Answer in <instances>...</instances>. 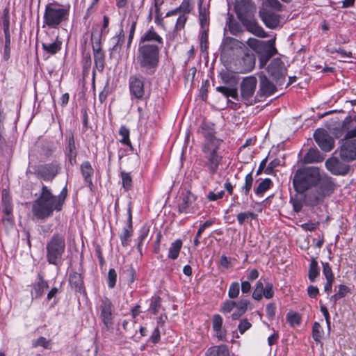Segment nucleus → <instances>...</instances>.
<instances>
[{
    "mask_svg": "<svg viewBox=\"0 0 356 356\" xmlns=\"http://www.w3.org/2000/svg\"><path fill=\"white\" fill-rule=\"evenodd\" d=\"M66 196V188H63L59 196H56L43 185L39 197L32 204L31 211L33 216L38 219H44L51 216L54 211H61Z\"/></svg>",
    "mask_w": 356,
    "mask_h": 356,
    "instance_id": "1",
    "label": "nucleus"
},
{
    "mask_svg": "<svg viewBox=\"0 0 356 356\" xmlns=\"http://www.w3.org/2000/svg\"><path fill=\"white\" fill-rule=\"evenodd\" d=\"M159 51L160 47L156 44L138 45L136 61L143 72L154 73L159 62Z\"/></svg>",
    "mask_w": 356,
    "mask_h": 356,
    "instance_id": "2",
    "label": "nucleus"
},
{
    "mask_svg": "<svg viewBox=\"0 0 356 356\" xmlns=\"http://www.w3.org/2000/svg\"><path fill=\"white\" fill-rule=\"evenodd\" d=\"M321 179V170L315 166L299 168L294 174L293 185L295 191L300 194L316 186Z\"/></svg>",
    "mask_w": 356,
    "mask_h": 356,
    "instance_id": "3",
    "label": "nucleus"
},
{
    "mask_svg": "<svg viewBox=\"0 0 356 356\" xmlns=\"http://www.w3.org/2000/svg\"><path fill=\"white\" fill-rule=\"evenodd\" d=\"M220 145V141L218 139L212 135H208L202 146V152L206 160L205 165L211 174L217 172L222 159L218 152Z\"/></svg>",
    "mask_w": 356,
    "mask_h": 356,
    "instance_id": "4",
    "label": "nucleus"
},
{
    "mask_svg": "<svg viewBox=\"0 0 356 356\" xmlns=\"http://www.w3.org/2000/svg\"><path fill=\"white\" fill-rule=\"evenodd\" d=\"M65 250V237L54 234L47 243V259L51 264H58Z\"/></svg>",
    "mask_w": 356,
    "mask_h": 356,
    "instance_id": "5",
    "label": "nucleus"
},
{
    "mask_svg": "<svg viewBox=\"0 0 356 356\" xmlns=\"http://www.w3.org/2000/svg\"><path fill=\"white\" fill-rule=\"evenodd\" d=\"M68 15V10L58 4L47 5L44 14V23L50 28H56Z\"/></svg>",
    "mask_w": 356,
    "mask_h": 356,
    "instance_id": "6",
    "label": "nucleus"
},
{
    "mask_svg": "<svg viewBox=\"0 0 356 356\" xmlns=\"http://www.w3.org/2000/svg\"><path fill=\"white\" fill-rule=\"evenodd\" d=\"M242 55L238 56L229 63V68L237 73H248L254 68L255 56L247 47L242 51Z\"/></svg>",
    "mask_w": 356,
    "mask_h": 356,
    "instance_id": "7",
    "label": "nucleus"
},
{
    "mask_svg": "<svg viewBox=\"0 0 356 356\" xmlns=\"http://www.w3.org/2000/svg\"><path fill=\"white\" fill-rule=\"evenodd\" d=\"M339 158L344 162L356 160V138H343L339 147Z\"/></svg>",
    "mask_w": 356,
    "mask_h": 356,
    "instance_id": "8",
    "label": "nucleus"
},
{
    "mask_svg": "<svg viewBox=\"0 0 356 356\" xmlns=\"http://www.w3.org/2000/svg\"><path fill=\"white\" fill-rule=\"evenodd\" d=\"M98 309L104 325L107 329L111 328L113 325V305L111 300L106 297L102 298Z\"/></svg>",
    "mask_w": 356,
    "mask_h": 356,
    "instance_id": "9",
    "label": "nucleus"
},
{
    "mask_svg": "<svg viewBox=\"0 0 356 356\" xmlns=\"http://www.w3.org/2000/svg\"><path fill=\"white\" fill-rule=\"evenodd\" d=\"M246 48L244 43L230 37H227L223 40L221 46L220 59L224 62H228V57L232 51L235 50L243 51Z\"/></svg>",
    "mask_w": 356,
    "mask_h": 356,
    "instance_id": "10",
    "label": "nucleus"
},
{
    "mask_svg": "<svg viewBox=\"0 0 356 356\" xmlns=\"http://www.w3.org/2000/svg\"><path fill=\"white\" fill-rule=\"evenodd\" d=\"M268 72L278 86L284 83L286 79V69L280 59L273 60L268 67Z\"/></svg>",
    "mask_w": 356,
    "mask_h": 356,
    "instance_id": "11",
    "label": "nucleus"
},
{
    "mask_svg": "<svg viewBox=\"0 0 356 356\" xmlns=\"http://www.w3.org/2000/svg\"><path fill=\"white\" fill-rule=\"evenodd\" d=\"M337 157H330L325 161V167L328 171L334 175H346L350 171V165L343 163Z\"/></svg>",
    "mask_w": 356,
    "mask_h": 356,
    "instance_id": "12",
    "label": "nucleus"
},
{
    "mask_svg": "<svg viewBox=\"0 0 356 356\" xmlns=\"http://www.w3.org/2000/svg\"><path fill=\"white\" fill-rule=\"evenodd\" d=\"M314 137L318 146L325 152L331 151L334 146V140L328 132L323 129H317Z\"/></svg>",
    "mask_w": 356,
    "mask_h": 356,
    "instance_id": "13",
    "label": "nucleus"
},
{
    "mask_svg": "<svg viewBox=\"0 0 356 356\" xmlns=\"http://www.w3.org/2000/svg\"><path fill=\"white\" fill-rule=\"evenodd\" d=\"M345 138H356V117L352 118L346 117L343 121L341 130L338 132H334L337 138H340L343 136Z\"/></svg>",
    "mask_w": 356,
    "mask_h": 356,
    "instance_id": "14",
    "label": "nucleus"
},
{
    "mask_svg": "<svg viewBox=\"0 0 356 356\" xmlns=\"http://www.w3.org/2000/svg\"><path fill=\"white\" fill-rule=\"evenodd\" d=\"M257 86L255 76H250L244 78L241 84V95L243 99L249 100L254 94Z\"/></svg>",
    "mask_w": 356,
    "mask_h": 356,
    "instance_id": "15",
    "label": "nucleus"
},
{
    "mask_svg": "<svg viewBox=\"0 0 356 356\" xmlns=\"http://www.w3.org/2000/svg\"><path fill=\"white\" fill-rule=\"evenodd\" d=\"M91 40L95 67L99 72H102L104 68V54L101 49L100 41L98 38H95L94 40L92 35Z\"/></svg>",
    "mask_w": 356,
    "mask_h": 356,
    "instance_id": "16",
    "label": "nucleus"
},
{
    "mask_svg": "<svg viewBox=\"0 0 356 356\" xmlns=\"http://www.w3.org/2000/svg\"><path fill=\"white\" fill-rule=\"evenodd\" d=\"M318 186L316 188L324 197L331 195L335 188V184L332 177L327 175L321 173V179L318 183Z\"/></svg>",
    "mask_w": 356,
    "mask_h": 356,
    "instance_id": "17",
    "label": "nucleus"
},
{
    "mask_svg": "<svg viewBox=\"0 0 356 356\" xmlns=\"http://www.w3.org/2000/svg\"><path fill=\"white\" fill-rule=\"evenodd\" d=\"M259 15L264 23L268 28L275 29L280 24L279 15L266 8H262L260 10Z\"/></svg>",
    "mask_w": 356,
    "mask_h": 356,
    "instance_id": "18",
    "label": "nucleus"
},
{
    "mask_svg": "<svg viewBox=\"0 0 356 356\" xmlns=\"http://www.w3.org/2000/svg\"><path fill=\"white\" fill-rule=\"evenodd\" d=\"M129 88L131 94L136 99H142L145 95L144 81L143 79L132 76L129 79Z\"/></svg>",
    "mask_w": 356,
    "mask_h": 356,
    "instance_id": "19",
    "label": "nucleus"
},
{
    "mask_svg": "<svg viewBox=\"0 0 356 356\" xmlns=\"http://www.w3.org/2000/svg\"><path fill=\"white\" fill-rule=\"evenodd\" d=\"M133 233V227H132V213L131 209L129 207L128 209V219H127V225L124 227L122 233L120 234V238L121 241V243L123 246L126 247L129 244L131 241V237Z\"/></svg>",
    "mask_w": 356,
    "mask_h": 356,
    "instance_id": "20",
    "label": "nucleus"
},
{
    "mask_svg": "<svg viewBox=\"0 0 356 356\" xmlns=\"http://www.w3.org/2000/svg\"><path fill=\"white\" fill-rule=\"evenodd\" d=\"M156 44L161 47L163 44V39L152 27L141 37L139 44Z\"/></svg>",
    "mask_w": 356,
    "mask_h": 356,
    "instance_id": "21",
    "label": "nucleus"
},
{
    "mask_svg": "<svg viewBox=\"0 0 356 356\" xmlns=\"http://www.w3.org/2000/svg\"><path fill=\"white\" fill-rule=\"evenodd\" d=\"M67 145L66 146V155L71 165L76 163V157L77 155L76 147L74 142V137L72 132H70L67 137Z\"/></svg>",
    "mask_w": 356,
    "mask_h": 356,
    "instance_id": "22",
    "label": "nucleus"
},
{
    "mask_svg": "<svg viewBox=\"0 0 356 356\" xmlns=\"http://www.w3.org/2000/svg\"><path fill=\"white\" fill-rule=\"evenodd\" d=\"M276 91V86L265 76H260L259 93L261 95L270 96Z\"/></svg>",
    "mask_w": 356,
    "mask_h": 356,
    "instance_id": "23",
    "label": "nucleus"
},
{
    "mask_svg": "<svg viewBox=\"0 0 356 356\" xmlns=\"http://www.w3.org/2000/svg\"><path fill=\"white\" fill-rule=\"evenodd\" d=\"M195 197L191 193L186 191L181 195V202L179 204L178 211L179 213L189 212L190 207L195 202Z\"/></svg>",
    "mask_w": 356,
    "mask_h": 356,
    "instance_id": "24",
    "label": "nucleus"
},
{
    "mask_svg": "<svg viewBox=\"0 0 356 356\" xmlns=\"http://www.w3.org/2000/svg\"><path fill=\"white\" fill-rule=\"evenodd\" d=\"M69 282L72 288L76 291L83 293L85 291L83 286V277L81 274L74 272L70 275Z\"/></svg>",
    "mask_w": 356,
    "mask_h": 356,
    "instance_id": "25",
    "label": "nucleus"
},
{
    "mask_svg": "<svg viewBox=\"0 0 356 356\" xmlns=\"http://www.w3.org/2000/svg\"><path fill=\"white\" fill-rule=\"evenodd\" d=\"M325 197L316 189L307 193L304 196L305 203L309 206L317 205Z\"/></svg>",
    "mask_w": 356,
    "mask_h": 356,
    "instance_id": "26",
    "label": "nucleus"
},
{
    "mask_svg": "<svg viewBox=\"0 0 356 356\" xmlns=\"http://www.w3.org/2000/svg\"><path fill=\"white\" fill-rule=\"evenodd\" d=\"M49 288V285L46 281H44L41 277H40L39 281L33 285V290L31 291V296L33 298H40L47 289Z\"/></svg>",
    "mask_w": 356,
    "mask_h": 356,
    "instance_id": "27",
    "label": "nucleus"
},
{
    "mask_svg": "<svg viewBox=\"0 0 356 356\" xmlns=\"http://www.w3.org/2000/svg\"><path fill=\"white\" fill-rule=\"evenodd\" d=\"M61 45L62 42L58 40V37L52 42L45 41L42 44L43 49L51 54H55L58 51H60L61 49Z\"/></svg>",
    "mask_w": 356,
    "mask_h": 356,
    "instance_id": "28",
    "label": "nucleus"
},
{
    "mask_svg": "<svg viewBox=\"0 0 356 356\" xmlns=\"http://www.w3.org/2000/svg\"><path fill=\"white\" fill-rule=\"evenodd\" d=\"M247 29L248 31L252 33V34L260 37V38H266L267 34L264 31L262 27L259 26L255 22L250 21L247 25Z\"/></svg>",
    "mask_w": 356,
    "mask_h": 356,
    "instance_id": "29",
    "label": "nucleus"
},
{
    "mask_svg": "<svg viewBox=\"0 0 356 356\" xmlns=\"http://www.w3.org/2000/svg\"><path fill=\"white\" fill-rule=\"evenodd\" d=\"M81 170L85 181L88 186L92 185L91 176L93 175V169L89 162H83L81 165Z\"/></svg>",
    "mask_w": 356,
    "mask_h": 356,
    "instance_id": "30",
    "label": "nucleus"
},
{
    "mask_svg": "<svg viewBox=\"0 0 356 356\" xmlns=\"http://www.w3.org/2000/svg\"><path fill=\"white\" fill-rule=\"evenodd\" d=\"M40 173L44 179H51L58 173V166L56 165H45L42 168Z\"/></svg>",
    "mask_w": 356,
    "mask_h": 356,
    "instance_id": "31",
    "label": "nucleus"
},
{
    "mask_svg": "<svg viewBox=\"0 0 356 356\" xmlns=\"http://www.w3.org/2000/svg\"><path fill=\"white\" fill-rule=\"evenodd\" d=\"M303 161L306 163H318L322 161V158L317 149H310L305 155Z\"/></svg>",
    "mask_w": 356,
    "mask_h": 356,
    "instance_id": "32",
    "label": "nucleus"
},
{
    "mask_svg": "<svg viewBox=\"0 0 356 356\" xmlns=\"http://www.w3.org/2000/svg\"><path fill=\"white\" fill-rule=\"evenodd\" d=\"M182 246V242L178 239L172 243L168 252V257L171 259H176L179 254Z\"/></svg>",
    "mask_w": 356,
    "mask_h": 356,
    "instance_id": "33",
    "label": "nucleus"
},
{
    "mask_svg": "<svg viewBox=\"0 0 356 356\" xmlns=\"http://www.w3.org/2000/svg\"><path fill=\"white\" fill-rule=\"evenodd\" d=\"M8 120L10 124H15V120L14 118V113L10 112L9 113H6L3 111H0V138L2 137V133L4 129V121Z\"/></svg>",
    "mask_w": 356,
    "mask_h": 356,
    "instance_id": "34",
    "label": "nucleus"
},
{
    "mask_svg": "<svg viewBox=\"0 0 356 356\" xmlns=\"http://www.w3.org/2000/svg\"><path fill=\"white\" fill-rule=\"evenodd\" d=\"M138 21V17L136 15H130L128 18V23L130 24V29H129V38L127 42V46L128 47L130 46L132 40L134 38L136 26Z\"/></svg>",
    "mask_w": 356,
    "mask_h": 356,
    "instance_id": "35",
    "label": "nucleus"
},
{
    "mask_svg": "<svg viewBox=\"0 0 356 356\" xmlns=\"http://www.w3.org/2000/svg\"><path fill=\"white\" fill-rule=\"evenodd\" d=\"M319 275V268L318 266V262L316 261V259H312L311 261V263L309 264V279L312 282H315L316 278Z\"/></svg>",
    "mask_w": 356,
    "mask_h": 356,
    "instance_id": "36",
    "label": "nucleus"
},
{
    "mask_svg": "<svg viewBox=\"0 0 356 356\" xmlns=\"http://www.w3.org/2000/svg\"><path fill=\"white\" fill-rule=\"evenodd\" d=\"M275 39L270 40L267 42H265V44L261 47V49L264 50V54H266L272 57L277 53V51L275 47Z\"/></svg>",
    "mask_w": 356,
    "mask_h": 356,
    "instance_id": "37",
    "label": "nucleus"
},
{
    "mask_svg": "<svg viewBox=\"0 0 356 356\" xmlns=\"http://www.w3.org/2000/svg\"><path fill=\"white\" fill-rule=\"evenodd\" d=\"M122 187L125 191H129L132 187V178L129 172L122 171L120 172Z\"/></svg>",
    "mask_w": 356,
    "mask_h": 356,
    "instance_id": "38",
    "label": "nucleus"
},
{
    "mask_svg": "<svg viewBox=\"0 0 356 356\" xmlns=\"http://www.w3.org/2000/svg\"><path fill=\"white\" fill-rule=\"evenodd\" d=\"M119 135L121 136L120 142L122 144L131 146L129 140V130L124 126H122L119 130Z\"/></svg>",
    "mask_w": 356,
    "mask_h": 356,
    "instance_id": "39",
    "label": "nucleus"
},
{
    "mask_svg": "<svg viewBox=\"0 0 356 356\" xmlns=\"http://www.w3.org/2000/svg\"><path fill=\"white\" fill-rule=\"evenodd\" d=\"M1 22L3 24L4 33L6 35L9 32L10 29V10L8 8H6L3 10L1 17Z\"/></svg>",
    "mask_w": 356,
    "mask_h": 356,
    "instance_id": "40",
    "label": "nucleus"
},
{
    "mask_svg": "<svg viewBox=\"0 0 356 356\" xmlns=\"http://www.w3.org/2000/svg\"><path fill=\"white\" fill-rule=\"evenodd\" d=\"M323 334V329L321 325L315 322L312 327V337L316 342H321Z\"/></svg>",
    "mask_w": 356,
    "mask_h": 356,
    "instance_id": "41",
    "label": "nucleus"
},
{
    "mask_svg": "<svg viewBox=\"0 0 356 356\" xmlns=\"http://www.w3.org/2000/svg\"><path fill=\"white\" fill-rule=\"evenodd\" d=\"M271 184L272 181L270 179H265L261 181L255 189L256 194L262 195L270 188Z\"/></svg>",
    "mask_w": 356,
    "mask_h": 356,
    "instance_id": "42",
    "label": "nucleus"
},
{
    "mask_svg": "<svg viewBox=\"0 0 356 356\" xmlns=\"http://www.w3.org/2000/svg\"><path fill=\"white\" fill-rule=\"evenodd\" d=\"M32 345L34 348L43 347L46 349H50L51 348V343L49 340H47L45 337H40L36 340L32 341Z\"/></svg>",
    "mask_w": 356,
    "mask_h": 356,
    "instance_id": "43",
    "label": "nucleus"
},
{
    "mask_svg": "<svg viewBox=\"0 0 356 356\" xmlns=\"http://www.w3.org/2000/svg\"><path fill=\"white\" fill-rule=\"evenodd\" d=\"M304 202V198L298 196L291 197L290 200V202L293 205V211L296 213H298L302 210Z\"/></svg>",
    "mask_w": 356,
    "mask_h": 356,
    "instance_id": "44",
    "label": "nucleus"
},
{
    "mask_svg": "<svg viewBox=\"0 0 356 356\" xmlns=\"http://www.w3.org/2000/svg\"><path fill=\"white\" fill-rule=\"evenodd\" d=\"M253 183V177L252 173H249L245 176V184L241 188V191L245 194L248 195L252 188Z\"/></svg>",
    "mask_w": 356,
    "mask_h": 356,
    "instance_id": "45",
    "label": "nucleus"
},
{
    "mask_svg": "<svg viewBox=\"0 0 356 356\" xmlns=\"http://www.w3.org/2000/svg\"><path fill=\"white\" fill-rule=\"evenodd\" d=\"M240 286L236 282H232L228 291V296L231 299L236 298L239 294Z\"/></svg>",
    "mask_w": 356,
    "mask_h": 356,
    "instance_id": "46",
    "label": "nucleus"
},
{
    "mask_svg": "<svg viewBox=\"0 0 356 356\" xmlns=\"http://www.w3.org/2000/svg\"><path fill=\"white\" fill-rule=\"evenodd\" d=\"M257 215L252 212H241L239 213L236 218L238 223L240 225H243L245 221H247L249 218L254 219L255 218Z\"/></svg>",
    "mask_w": 356,
    "mask_h": 356,
    "instance_id": "47",
    "label": "nucleus"
},
{
    "mask_svg": "<svg viewBox=\"0 0 356 356\" xmlns=\"http://www.w3.org/2000/svg\"><path fill=\"white\" fill-rule=\"evenodd\" d=\"M348 292V288L345 285L341 284L339 285V291L336 294L332 296L330 299L334 302H337L339 299H341L343 297H344Z\"/></svg>",
    "mask_w": 356,
    "mask_h": 356,
    "instance_id": "48",
    "label": "nucleus"
},
{
    "mask_svg": "<svg viewBox=\"0 0 356 356\" xmlns=\"http://www.w3.org/2000/svg\"><path fill=\"white\" fill-rule=\"evenodd\" d=\"M264 289L263 283L261 281L257 282L256 287L252 293V298L257 300H261L264 293Z\"/></svg>",
    "mask_w": 356,
    "mask_h": 356,
    "instance_id": "49",
    "label": "nucleus"
},
{
    "mask_svg": "<svg viewBox=\"0 0 356 356\" xmlns=\"http://www.w3.org/2000/svg\"><path fill=\"white\" fill-rule=\"evenodd\" d=\"M288 322L292 326L298 325L300 323L301 318L296 312H289L286 316Z\"/></svg>",
    "mask_w": 356,
    "mask_h": 356,
    "instance_id": "50",
    "label": "nucleus"
},
{
    "mask_svg": "<svg viewBox=\"0 0 356 356\" xmlns=\"http://www.w3.org/2000/svg\"><path fill=\"white\" fill-rule=\"evenodd\" d=\"M222 324V319L219 314H216L213 318V328L215 331H216L218 337H221L220 334V332L221 330V327Z\"/></svg>",
    "mask_w": 356,
    "mask_h": 356,
    "instance_id": "51",
    "label": "nucleus"
},
{
    "mask_svg": "<svg viewBox=\"0 0 356 356\" xmlns=\"http://www.w3.org/2000/svg\"><path fill=\"white\" fill-rule=\"evenodd\" d=\"M247 44L251 49L257 51L261 49L262 46L265 44V42L258 40L255 38H250L247 41Z\"/></svg>",
    "mask_w": 356,
    "mask_h": 356,
    "instance_id": "52",
    "label": "nucleus"
},
{
    "mask_svg": "<svg viewBox=\"0 0 356 356\" xmlns=\"http://www.w3.org/2000/svg\"><path fill=\"white\" fill-rule=\"evenodd\" d=\"M117 273L113 268L109 270L108 273V284L109 288L113 289L116 282Z\"/></svg>",
    "mask_w": 356,
    "mask_h": 356,
    "instance_id": "53",
    "label": "nucleus"
},
{
    "mask_svg": "<svg viewBox=\"0 0 356 356\" xmlns=\"http://www.w3.org/2000/svg\"><path fill=\"white\" fill-rule=\"evenodd\" d=\"M216 356H230L229 351L227 346L220 345L214 347Z\"/></svg>",
    "mask_w": 356,
    "mask_h": 356,
    "instance_id": "54",
    "label": "nucleus"
},
{
    "mask_svg": "<svg viewBox=\"0 0 356 356\" xmlns=\"http://www.w3.org/2000/svg\"><path fill=\"white\" fill-rule=\"evenodd\" d=\"M323 273L326 280L334 279L332 270L328 263H323Z\"/></svg>",
    "mask_w": 356,
    "mask_h": 356,
    "instance_id": "55",
    "label": "nucleus"
},
{
    "mask_svg": "<svg viewBox=\"0 0 356 356\" xmlns=\"http://www.w3.org/2000/svg\"><path fill=\"white\" fill-rule=\"evenodd\" d=\"M236 302L232 300H226L224 302L220 311L223 313H229L235 307Z\"/></svg>",
    "mask_w": 356,
    "mask_h": 356,
    "instance_id": "56",
    "label": "nucleus"
},
{
    "mask_svg": "<svg viewBox=\"0 0 356 356\" xmlns=\"http://www.w3.org/2000/svg\"><path fill=\"white\" fill-rule=\"evenodd\" d=\"M199 13H200V24H201L202 26H203L204 25H205L207 23L208 15H207L206 9L202 8V2L200 3Z\"/></svg>",
    "mask_w": 356,
    "mask_h": 356,
    "instance_id": "57",
    "label": "nucleus"
},
{
    "mask_svg": "<svg viewBox=\"0 0 356 356\" xmlns=\"http://www.w3.org/2000/svg\"><path fill=\"white\" fill-rule=\"evenodd\" d=\"M161 307V298L159 297H154L152 300V302L150 306V309L152 311L154 314H157L159 309Z\"/></svg>",
    "mask_w": 356,
    "mask_h": 356,
    "instance_id": "58",
    "label": "nucleus"
},
{
    "mask_svg": "<svg viewBox=\"0 0 356 356\" xmlns=\"http://www.w3.org/2000/svg\"><path fill=\"white\" fill-rule=\"evenodd\" d=\"M280 165V160L278 159H275L273 160L268 165V167L264 170V172L266 174H271L273 172V170Z\"/></svg>",
    "mask_w": 356,
    "mask_h": 356,
    "instance_id": "59",
    "label": "nucleus"
},
{
    "mask_svg": "<svg viewBox=\"0 0 356 356\" xmlns=\"http://www.w3.org/2000/svg\"><path fill=\"white\" fill-rule=\"evenodd\" d=\"M248 304V302L246 300H241L236 302L235 307L238 312H241V314H245L247 311Z\"/></svg>",
    "mask_w": 356,
    "mask_h": 356,
    "instance_id": "60",
    "label": "nucleus"
},
{
    "mask_svg": "<svg viewBox=\"0 0 356 356\" xmlns=\"http://www.w3.org/2000/svg\"><path fill=\"white\" fill-rule=\"evenodd\" d=\"M250 327L251 323L247 319L242 320L238 326V330L241 334Z\"/></svg>",
    "mask_w": 356,
    "mask_h": 356,
    "instance_id": "61",
    "label": "nucleus"
},
{
    "mask_svg": "<svg viewBox=\"0 0 356 356\" xmlns=\"http://www.w3.org/2000/svg\"><path fill=\"white\" fill-rule=\"evenodd\" d=\"M208 35L206 31H203L200 36V49L202 51H204L207 49Z\"/></svg>",
    "mask_w": 356,
    "mask_h": 356,
    "instance_id": "62",
    "label": "nucleus"
},
{
    "mask_svg": "<svg viewBox=\"0 0 356 356\" xmlns=\"http://www.w3.org/2000/svg\"><path fill=\"white\" fill-rule=\"evenodd\" d=\"M179 11L184 12L185 13H188L191 12L192 9V6L189 0H184V1L180 5L178 8Z\"/></svg>",
    "mask_w": 356,
    "mask_h": 356,
    "instance_id": "63",
    "label": "nucleus"
},
{
    "mask_svg": "<svg viewBox=\"0 0 356 356\" xmlns=\"http://www.w3.org/2000/svg\"><path fill=\"white\" fill-rule=\"evenodd\" d=\"M273 285L271 284H267L264 289L263 296L267 298L270 299L273 296Z\"/></svg>",
    "mask_w": 356,
    "mask_h": 356,
    "instance_id": "64",
    "label": "nucleus"
}]
</instances>
